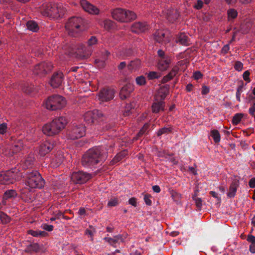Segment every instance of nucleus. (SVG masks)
<instances>
[{
    "mask_svg": "<svg viewBox=\"0 0 255 255\" xmlns=\"http://www.w3.org/2000/svg\"><path fill=\"white\" fill-rule=\"evenodd\" d=\"M106 158L105 152H102L100 147H94L89 149L83 155L82 163L85 166H89L105 160Z\"/></svg>",
    "mask_w": 255,
    "mask_h": 255,
    "instance_id": "obj_1",
    "label": "nucleus"
},
{
    "mask_svg": "<svg viewBox=\"0 0 255 255\" xmlns=\"http://www.w3.org/2000/svg\"><path fill=\"white\" fill-rule=\"evenodd\" d=\"M67 124L66 119L60 117L55 118L51 122L44 125L42 128V131L46 135L53 136L58 134L64 129Z\"/></svg>",
    "mask_w": 255,
    "mask_h": 255,
    "instance_id": "obj_2",
    "label": "nucleus"
},
{
    "mask_svg": "<svg viewBox=\"0 0 255 255\" xmlns=\"http://www.w3.org/2000/svg\"><path fill=\"white\" fill-rule=\"evenodd\" d=\"M111 16L116 21L121 23H128L136 18L134 12L129 9L118 7L111 10Z\"/></svg>",
    "mask_w": 255,
    "mask_h": 255,
    "instance_id": "obj_3",
    "label": "nucleus"
},
{
    "mask_svg": "<svg viewBox=\"0 0 255 255\" xmlns=\"http://www.w3.org/2000/svg\"><path fill=\"white\" fill-rule=\"evenodd\" d=\"M66 11L62 4H44L41 9V13L45 16L57 18L62 16Z\"/></svg>",
    "mask_w": 255,
    "mask_h": 255,
    "instance_id": "obj_4",
    "label": "nucleus"
},
{
    "mask_svg": "<svg viewBox=\"0 0 255 255\" xmlns=\"http://www.w3.org/2000/svg\"><path fill=\"white\" fill-rule=\"evenodd\" d=\"M25 185L29 191L33 189L41 188L44 186V181L40 174L36 171L27 173Z\"/></svg>",
    "mask_w": 255,
    "mask_h": 255,
    "instance_id": "obj_5",
    "label": "nucleus"
},
{
    "mask_svg": "<svg viewBox=\"0 0 255 255\" xmlns=\"http://www.w3.org/2000/svg\"><path fill=\"white\" fill-rule=\"evenodd\" d=\"M21 177V173L16 168H13L6 172H0V184H12L19 180Z\"/></svg>",
    "mask_w": 255,
    "mask_h": 255,
    "instance_id": "obj_6",
    "label": "nucleus"
},
{
    "mask_svg": "<svg viewBox=\"0 0 255 255\" xmlns=\"http://www.w3.org/2000/svg\"><path fill=\"white\" fill-rule=\"evenodd\" d=\"M84 26V19L80 17H72L65 24V29L69 34L74 36L75 34L82 30Z\"/></svg>",
    "mask_w": 255,
    "mask_h": 255,
    "instance_id": "obj_7",
    "label": "nucleus"
},
{
    "mask_svg": "<svg viewBox=\"0 0 255 255\" xmlns=\"http://www.w3.org/2000/svg\"><path fill=\"white\" fill-rule=\"evenodd\" d=\"M66 104L64 98L59 95L49 97L45 102V107L49 110L54 111L64 108Z\"/></svg>",
    "mask_w": 255,
    "mask_h": 255,
    "instance_id": "obj_8",
    "label": "nucleus"
},
{
    "mask_svg": "<svg viewBox=\"0 0 255 255\" xmlns=\"http://www.w3.org/2000/svg\"><path fill=\"white\" fill-rule=\"evenodd\" d=\"M158 59L156 65L157 69L160 71H165L169 68L172 62L170 56L165 54L164 51L159 49L157 51Z\"/></svg>",
    "mask_w": 255,
    "mask_h": 255,
    "instance_id": "obj_9",
    "label": "nucleus"
},
{
    "mask_svg": "<svg viewBox=\"0 0 255 255\" xmlns=\"http://www.w3.org/2000/svg\"><path fill=\"white\" fill-rule=\"evenodd\" d=\"M86 128L82 124H73L67 132V137L71 139H76L85 135Z\"/></svg>",
    "mask_w": 255,
    "mask_h": 255,
    "instance_id": "obj_10",
    "label": "nucleus"
},
{
    "mask_svg": "<svg viewBox=\"0 0 255 255\" xmlns=\"http://www.w3.org/2000/svg\"><path fill=\"white\" fill-rule=\"evenodd\" d=\"M92 178V175L82 171L74 172L71 175L72 181L76 184H82L86 182Z\"/></svg>",
    "mask_w": 255,
    "mask_h": 255,
    "instance_id": "obj_11",
    "label": "nucleus"
},
{
    "mask_svg": "<svg viewBox=\"0 0 255 255\" xmlns=\"http://www.w3.org/2000/svg\"><path fill=\"white\" fill-rule=\"evenodd\" d=\"M80 5L83 9L90 14L98 15L100 13V10L97 6L87 0H81Z\"/></svg>",
    "mask_w": 255,
    "mask_h": 255,
    "instance_id": "obj_12",
    "label": "nucleus"
},
{
    "mask_svg": "<svg viewBox=\"0 0 255 255\" xmlns=\"http://www.w3.org/2000/svg\"><path fill=\"white\" fill-rule=\"evenodd\" d=\"M80 5L83 9L90 14L98 15L100 13V10L97 6L87 0H81Z\"/></svg>",
    "mask_w": 255,
    "mask_h": 255,
    "instance_id": "obj_13",
    "label": "nucleus"
},
{
    "mask_svg": "<svg viewBox=\"0 0 255 255\" xmlns=\"http://www.w3.org/2000/svg\"><path fill=\"white\" fill-rule=\"evenodd\" d=\"M154 39L159 43L166 44L170 41V33L167 30H157L154 33Z\"/></svg>",
    "mask_w": 255,
    "mask_h": 255,
    "instance_id": "obj_14",
    "label": "nucleus"
},
{
    "mask_svg": "<svg viewBox=\"0 0 255 255\" xmlns=\"http://www.w3.org/2000/svg\"><path fill=\"white\" fill-rule=\"evenodd\" d=\"M114 89H103L100 91L97 98L100 102H108L114 98Z\"/></svg>",
    "mask_w": 255,
    "mask_h": 255,
    "instance_id": "obj_15",
    "label": "nucleus"
},
{
    "mask_svg": "<svg viewBox=\"0 0 255 255\" xmlns=\"http://www.w3.org/2000/svg\"><path fill=\"white\" fill-rule=\"evenodd\" d=\"M52 68V65L50 62H42L36 65L34 68L33 72L35 74H45L50 71Z\"/></svg>",
    "mask_w": 255,
    "mask_h": 255,
    "instance_id": "obj_16",
    "label": "nucleus"
},
{
    "mask_svg": "<svg viewBox=\"0 0 255 255\" xmlns=\"http://www.w3.org/2000/svg\"><path fill=\"white\" fill-rule=\"evenodd\" d=\"M53 148V144L49 140H45L41 143L39 147V153L41 156H44Z\"/></svg>",
    "mask_w": 255,
    "mask_h": 255,
    "instance_id": "obj_17",
    "label": "nucleus"
},
{
    "mask_svg": "<svg viewBox=\"0 0 255 255\" xmlns=\"http://www.w3.org/2000/svg\"><path fill=\"white\" fill-rule=\"evenodd\" d=\"M179 65H181L180 62H179L176 65L174 66L167 75L163 77L161 80L162 83H166L172 80L178 74L179 70Z\"/></svg>",
    "mask_w": 255,
    "mask_h": 255,
    "instance_id": "obj_18",
    "label": "nucleus"
},
{
    "mask_svg": "<svg viewBox=\"0 0 255 255\" xmlns=\"http://www.w3.org/2000/svg\"><path fill=\"white\" fill-rule=\"evenodd\" d=\"M179 65H181L180 62H179L176 65L174 66L167 75L163 77L161 80L162 83H166L172 80L178 74L179 70Z\"/></svg>",
    "mask_w": 255,
    "mask_h": 255,
    "instance_id": "obj_19",
    "label": "nucleus"
},
{
    "mask_svg": "<svg viewBox=\"0 0 255 255\" xmlns=\"http://www.w3.org/2000/svg\"><path fill=\"white\" fill-rule=\"evenodd\" d=\"M63 75L61 72L54 74L51 77L50 84L53 88L58 87L63 81Z\"/></svg>",
    "mask_w": 255,
    "mask_h": 255,
    "instance_id": "obj_20",
    "label": "nucleus"
},
{
    "mask_svg": "<svg viewBox=\"0 0 255 255\" xmlns=\"http://www.w3.org/2000/svg\"><path fill=\"white\" fill-rule=\"evenodd\" d=\"M165 103L161 100L159 101L158 99H155L151 106V110L153 113L157 114L160 112L164 111L165 110Z\"/></svg>",
    "mask_w": 255,
    "mask_h": 255,
    "instance_id": "obj_21",
    "label": "nucleus"
},
{
    "mask_svg": "<svg viewBox=\"0 0 255 255\" xmlns=\"http://www.w3.org/2000/svg\"><path fill=\"white\" fill-rule=\"evenodd\" d=\"M147 28L145 23L136 22L133 23L130 27L131 31L134 33H140L144 31Z\"/></svg>",
    "mask_w": 255,
    "mask_h": 255,
    "instance_id": "obj_22",
    "label": "nucleus"
},
{
    "mask_svg": "<svg viewBox=\"0 0 255 255\" xmlns=\"http://www.w3.org/2000/svg\"><path fill=\"white\" fill-rule=\"evenodd\" d=\"M239 185L240 181L238 179H235L232 181L230 186L229 190L227 194L228 197L233 198L235 197Z\"/></svg>",
    "mask_w": 255,
    "mask_h": 255,
    "instance_id": "obj_23",
    "label": "nucleus"
},
{
    "mask_svg": "<svg viewBox=\"0 0 255 255\" xmlns=\"http://www.w3.org/2000/svg\"><path fill=\"white\" fill-rule=\"evenodd\" d=\"M133 89L132 85L130 84L126 85L124 86L120 91V97L122 99H125L128 98L132 92Z\"/></svg>",
    "mask_w": 255,
    "mask_h": 255,
    "instance_id": "obj_24",
    "label": "nucleus"
},
{
    "mask_svg": "<svg viewBox=\"0 0 255 255\" xmlns=\"http://www.w3.org/2000/svg\"><path fill=\"white\" fill-rule=\"evenodd\" d=\"M165 13L166 17L171 22H174L179 15L177 10L174 9H167Z\"/></svg>",
    "mask_w": 255,
    "mask_h": 255,
    "instance_id": "obj_25",
    "label": "nucleus"
},
{
    "mask_svg": "<svg viewBox=\"0 0 255 255\" xmlns=\"http://www.w3.org/2000/svg\"><path fill=\"white\" fill-rule=\"evenodd\" d=\"M98 24L106 30H111L114 26V22L109 19H98Z\"/></svg>",
    "mask_w": 255,
    "mask_h": 255,
    "instance_id": "obj_26",
    "label": "nucleus"
},
{
    "mask_svg": "<svg viewBox=\"0 0 255 255\" xmlns=\"http://www.w3.org/2000/svg\"><path fill=\"white\" fill-rule=\"evenodd\" d=\"M96 116V114L94 111H90L86 112L83 115V118L86 123L91 124L94 123Z\"/></svg>",
    "mask_w": 255,
    "mask_h": 255,
    "instance_id": "obj_27",
    "label": "nucleus"
},
{
    "mask_svg": "<svg viewBox=\"0 0 255 255\" xmlns=\"http://www.w3.org/2000/svg\"><path fill=\"white\" fill-rule=\"evenodd\" d=\"M176 42L183 45H188L189 44L188 37L184 33H181L178 35Z\"/></svg>",
    "mask_w": 255,
    "mask_h": 255,
    "instance_id": "obj_28",
    "label": "nucleus"
},
{
    "mask_svg": "<svg viewBox=\"0 0 255 255\" xmlns=\"http://www.w3.org/2000/svg\"><path fill=\"white\" fill-rule=\"evenodd\" d=\"M238 13L236 9L230 8L227 10V18L229 21L234 20L238 16Z\"/></svg>",
    "mask_w": 255,
    "mask_h": 255,
    "instance_id": "obj_29",
    "label": "nucleus"
},
{
    "mask_svg": "<svg viewBox=\"0 0 255 255\" xmlns=\"http://www.w3.org/2000/svg\"><path fill=\"white\" fill-rule=\"evenodd\" d=\"M141 66V61L139 59H136L131 61L128 64V67L129 69L132 70H136L139 68Z\"/></svg>",
    "mask_w": 255,
    "mask_h": 255,
    "instance_id": "obj_30",
    "label": "nucleus"
},
{
    "mask_svg": "<svg viewBox=\"0 0 255 255\" xmlns=\"http://www.w3.org/2000/svg\"><path fill=\"white\" fill-rule=\"evenodd\" d=\"M128 154V152L126 150L122 151L117 154V155L114 157L113 160L112 161L113 164L116 163L120 161H121L124 157L126 156Z\"/></svg>",
    "mask_w": 255,
    "mask_h": 255,
    "instance_id": "obj_31",
    "label": "nucleus"
},
{
    "mask_svg": "<svg viewBox=\"0 0 255 255\" xmlns=\"http://www.w3.org/2000/svg\"><path fill=\"white\" fill-rule=\"evenodd\" d=\"M34 161V158L32 155H29L23 161V168L26 169L30 166Z\"/></svg>",
    "mask_w": 255,
    "mask_h": 255,
    "instance_id": "obj_32",
    "label": "nucleus"
},
{
    "mask_svg": "<svg viewBox=\"0 0 255 255\" xmlns=\"http://www.w3.org/2000/svg\"><path fill=\"white\" fill-rule=\"evenodd\" d=\"M168 94V89L167 87L164 86L159 89L158 91V96L160 97V100L163 101Z\"/></svg>",
    "mask_w": 255,
    "mask_h": 255,
    "instance_id": "obj_33",
    "label": "nucleus"
},
{
    "mask_svg": "<svg viewBox=\"0 0 255 255\" xmlns=\"http://www.w3.org/2000/svg\"><path fill=\"white\" fill-rule=\"evenodd\" d=\"M26 26L28 29L33 32H36L39 28L37 24L33 21H28L26 23Z\"/></svg>",
    "mask_w": 255,
    "mask_h": 255,
    "instance_id": "obj_34",
    "label": "nucleus"
},
{
    "mask_svg": "<svg viewBox=\"0 0 255 255\" xmlns=\"http://www.w3.org/2000/svg\"><path fill=\"white\" fill-rule=\"evenodd\" d=\"M63 156L62 155L59 154L58 156L55 157L53 158L51 162V164L53 166H58L63 161Z\"/></svg>",
    "mask_w": 255,
    "mask_h": 255,
    "instance_id": "obj_35",
    "label": "nucleus"
},
{
    "mask_svg": "<svg viewBox=\"0 0 255 255\" xmlns=\"http://www.w3.org/2000/svg\"><path fill=\"white\" fill-rule=\"evenodd\" d=\"M122 238L121 236H117L114 237L113 238H105V240L109 243L112 245H115V244L117 243L120 240H122Z\"/></svg>",
    "mask_w": 255,
    "mask_h": 255,
    "instance_id": "obj_36",
    "label": "nucleus"
},
{
    "mask_svg": "<svg viewBox=\"0 0 255 255\" xmlns=\"http://www.w3.org/2000/svg\"><path fill=\"white\" fill-rule=\"evenodd\" d=\"M211 135L215 142L218 143L220 142L221 140V136L219 132L217 130H212Z\"/></svg>",
    "mask_w": 255,
    "mask_h": 255,
    "instance_id": "obj_37",
    "label": "nucleus"
},
{
    "mask_svg": "<svg viewBox=\"0 0 255 255\" xmlns=\"http://www.w3.org/2000/svg\"><path fill=\"white\" fill-rule=\"evenodd\" d=\"M146 75L149 80L158 79L161 77L160 74L155 71H150L149 73H146Z\"/></svg>",
    "mask_w": 255,
    "mask_h": 255,
    "instance_id": "obj_38",
    "label": "nucleus"
},
{
    "mask_svg": "<svg viewBox=\"0 0 255 255\" xmlns=\"http://www.w3.org/2000/svg\"><path fill=\"white\" fill-rule=\"evenodd\" d=\"M244 115L241 113L236 114L233 118L232 123L234 125H238L243 118Z\"/></svg>",
    "mask_w": 255,
    "mask_h": 255,
    "instance_id": "obj_39",
    "label": "nucleus"
},
{
    "mask_svg": "<svg viewBox=\"0 0 255 255\" xmlns=\"http://www.w3.org/2000/svg\"><path fill=\"white\" fill-rule=\"evenodd\" d=\"M0 220L2 224H5L8 223L10 221V218L6 214L3 212H0Z\"/></svg>",
    "mask_w": 255,
    "mask_h": 255,
    "instance_id": "obj_40",
    "label": "nucleus"
},
{
    "mask_svg": "<svg viewBox=\"0 0 255 255\" xmlns=\"http://www.w3.org/2000/svg\"><path fill=\"white\" fill-rule=\"evenodd\" d=\"M16 193L14 190H10L6 191L3 196L4 199H7L16 196Z\"/></svg>",
    "mask_w": 255,
    "mask_h": 255,
    "instance_id": "obj_41",
    "label": "nucleus"
},
{
    "mask_svg": "<svg viewBox=\"0 0 255 255\" xmlns=\"http://www.w3.org/2000/svg\"><path fill=\"white\" fill-rule=\"evenodd\" d=\"M98 42L97 38L95 36H91L87 41V46L92 47L96 45Z\"/></svg>",
    "mask_w": 255,
    "mask_h": 255,
    "instance_id": "obj_42",
    "label": "nucleus"
},
{
    "mask_svg": "<svg viewBox=\"0 0 255 255\" xmlns=\"http://www.w3.org/2000/svg\"><path fill=\"white\" fill-rule=\"evenodd\" d=\"M136 83L139 86H143L146 84L145 78L143 76H140L136 78Z\"/></svg>",
    "mask_w": 255,
    "mask_h": 255,
    "instance_id": "obj_43",
    "label": "nucleus"
},
{
    "mask_svg": "<svg viewBox=\"0 0 255 255\" xmlns=\"http://www.w3.org/2000/svg\"><path fill=\"white\" fill-rule=\"evenodd\" d=\"M171 131V128H163L160 129L157 132V136H160L163 134H167Z\"/></svg>",
    "mask_w": 255,
    "mask_h": 255,
    "instance_id": "obj_44",
    "label": "nucleus"
},
{
    "mask_svg": "<svg viewBox=\"0 0 255 255\" xmlns=\"http://www.w3.org/2000/svg\"><path fill=\"white\" fill-rule=\"evenodd\" d=\"M23 148L22 142L20 141H18L13 146L12 150L17 152L21 150Z\"/></svg>",
    "mask_w": 255,
    "mask_h": 255,
    "instance_id": "obj_45",
    "label": "nucleus"
},
{
    "mask_svg": "<svg viewBox=\"0 0 255 255\" xmlns=\"http://www.w3.org/2000/svg\"><path fill=\"white\" fill-rule=\"evenodd\" d=\"M39 250V247L38 244H35L30 246V247L27 249V250H25L26 252H29L31 251L37 252Z\"/></svg>",
    "mask_w": 255,
    "mask_h": 255,
    "instance_id": "obj_46",
    "label": "nucleus"
},
{
    "mask_svg": "<svg viewBox=\"0 0 255 255\" xmlns=\"http://www.w3.org/2000/svg\"><path fill=\"white\" fill-rule=\"evenodd\" d=\"M119 204V200L117 198L111 199L108 203L109 207L116 206Z\"/></svg>",
    "mask_w": 255,
    "mask_h": 255,
    "instance_id": "obj_47",
    "label": "nucleus"
},
{
    "mask_svg": "<svg viewBox=\"0 0 255 255\" xmlns=\"http://www.w3.org/2000/svg\"><path fill=\"white\" fill-rule=\"evenodd\" d=\"M250 73L249 71H246L244 72L243 75V79L245 81H247L248 83H250L251 82V80L250 78Z\"/></svg>",
    "mask_w": 255,
    "mask_h": 255,
    "instance_id": "obj_48",
    "label": "nucleus"
},
{
    "mask_svg": "<svg viewBox=\"0 0 255 255\" xmlns=\"http://www.w3.org/2000/svg\"><path fill=\"white\" fill-rule=\"evenodd\" d=\"M7 125L5 123H3L0 125V133L4 134L7 131Z\"/></svg>",
    "mask_w": 255,
    "mask_h": 255,
    "instance_id": "obj_49",
    "label": "nucleus"
},
{
    "mask_svg": "<svg viewBox=\"0 0 255 255\" xmlns=\"http://www.w3.org/2000/svg\"><path fill=\"white\" fill-rule=\"evenodd\" d=\"M234 67L236 70L238 71H241L242 70L243 68V64L242 62L240 61H237L236 62L235 64Z\"/></svg>",
    "mask_w": 255,
    "mask_h": 255,
    "instance_id": "obj_50",
    "label": "nucleus"
},
{
    "mask_svg": "<svg viewBox=\"0 0 255 255\" xmlns=\"http://www.w3.org/2000/svg\"><path fill=\"white\" fill-rule=\"evenodd\" d=\"M41 227L43 230L49 232L52 231L53 230V226L52 225L46 224H42Z\"/></svg>",
    "mask_w": 255,
    "mask_h": 255,
    "instance_id": "obj_51",
    "label": "nucleus"
},
{
    "mask_svg": "<svg viewBox=\"0 0 255 255\" xmlns=\"http://www.w3.org/2000/svg\"><path fill=\"white\" fill-rule=\"evenodd\" d=\"M151 196L149 195H145L144 197V200L147 205H150L152 203L151 200H150Z\"/></svg>",
    "mask_w": 255,
    "mask_h": 255,
    "instance_id": "obj_52",
    "label": "nucleus"
},
{
    "mask_svg": "<svg viewBox=\"0 0 255 255\" xmlns=\"http://www.w3.org/2000/svg\"><path fill=\"white\" fill-rule=\"evenodd\" d=\"M203 2L201 0H198L194 7L197 9H200L203 7Z\"/></svg>",
    "mask_w": 255,
    "mask_h": 255,
    "instance_id": "obj_53",
    "label": "nucleus"
},
{
    "mask_svg": "<svg viewBox=\"0 0 255 255\" xmlns=\"http://www.w3.org/2000/svg\"><path fill=\"white\" fill-rule=\"evenodd\" d=\"M149 125L148 124H145L139 132V134H143L149 128Z\"/></svg>",
    "mask_w": 255,
    "mask_h": 255,
    "instance_id": "obj_54",
    "label": "nucleus"
},
{
    "mask_svg": "<svg viewBox=\"0 0 255 255\" xmlns=\"http://www.w3.org/2000/svg\"><path fill=\"white\" fill-rule=\"evenodd\" d=\"M195 201L196 206L199 208H200L202 205V201L201 199L200 198H196L195 199Z\"/></svg>",
    "mask_w": 255,
    "mask_h": 255,
    "instance_id": "obj_55",
    "label": "nucleus"
},
{
    "mask_svg": "<svg viewBox=\"0 0 255 255\" xmlns=\"http://www.w3.org/2000/svg\"><path fill=\"white\" fill-rule=\"evenodd\" d=\"M28 234L35 237H38V231L29 230L27 231Z\"/></svg>",
    "mask_w": 255,
    "mask_h": 255,
    "instance_id": "obj_56",
    "label": "nucleus"
},
{
    "mask_svg": "<svg viewBox=\"0 0 255 255\" xmlns=\"http://www.w3.org/2000/svg\"><path fill=\"white\" fill-rule=\"evenodd\" d=\"M247 240L251 243V244H255V237L251 235L248 237Z\"/></svg>",
    "mask_w": 255,
    "mask_h": 255,
    "instance_id": "obj_57",
    "label": "nucleus"
},
{
    "mask_svg": "<svg viewBox=\"0 0 255 255\" xmlns=\"http://www.w3.org/2000/svg\"><path fill=\"white\" fill-rule=\"evenodd\" d=\"M128 203L133 206H136V199L135 198H131L128 200Z\"/></svg>",
    "mask_w": 255,
    "mask_h": 255,
    "instance_id": "obj_58",
    "label": "nucleus"
},
{
    "mask_svg": "<svg viewBox=\"0 0 255 255\" xmlns=\"http://www.w3.org/2000/svg\"><path fill=\"white\" fill-rule=\"evenodd\" d=\"M193 76L195 79L198 80L202 78V74L200 72L197 71L194 73Z\"/></svg>",
    "mask_w": 255,
    "mask_h": 255,
    "instance_id": "obj_59",
    "label": "nucleus"
},
{
    "mask_svg": "<svg viewBox=\"0 0 255 255\" xmlns=\"http://www.w3.org/2000/svg\"><path fill=\"white\" fill-rule=\"evenodd\" d=\"M172 197L174 200H177L181 197V195L176 192H173Z\"/></svg>",
    "mask_w": 255,
    "mask_h": 255,
    "instance_id": "obj_60",
    "label": "nucleus"
},
{
    "mask_svg": "<svg viewBox=\"0 0 255 255\" xmlns=\"http://www.w3.org/2000/svg\"><path fill=\"white\" fill-rule=\"evenodd\" d=\"M249 185L252 188L255 187V178H252L250 180Z\"/></svg>",
    "mask_w": 255,
    "mask_h": 255,
    "instance_id": "obj_61",
    "label": "nucleus"
},
{
    "mask_svg": "<svg viewBox=\"0 0 255 255\" xmlns=\"http://www.w3.org/2000/svg\"><path fill=\"white\" fill-rule=\"evenodd\" d=\"M245 85L243 81L241 82V84L238 86L237 90V92L242 93L243 90V88Z\"/></svg>",
    "mask_w": 255,
    "mask_h": 255,
    "instance_id": "obj_62",
    "label": "nucleus"
},
{
    "mask_svg": "<svg viewBox=\"0 0 255 255\" xmlns=\"http://www.w3.org/2000/svg\"><path fill=\"white\" fill-rule=\"evenodd\" d=\"M230 47L228 45H225L222 49V53L226 54L229 50Z\"/></svg>",
    "mask_w": 255,
    "mask_h": 255,
    "instance_id": "obj_63",
    "label": "nucleus"
},
{
    "mask_svg": "<svg viewBox=\"0 0 255 255\" xmlns=\"http://www.w3.org/2000/svg\"><path fill=\"white\" fill-rule=\"evenodd\" d=\"M249 113L252 116H255V103L254 104L253 106L251 107L249 110Z\"/></svg>",
    "mask_w": 255,
    "mask_h": 255,
    "instance_id": "obj_64",
    "label": "nucleus"
}]
</instances>
